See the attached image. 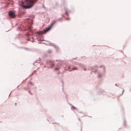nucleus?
<instances>
[{
  "mask_svg": "<svg viewBox=\"0 0 131 131\" xmlns=\"http://www.w3.org/2000/svg\"><path fill=\"white\" fill-rule=\"evenodd\" d=\"M51 52V51H48V52H49V53H50Z\"/></svg>",
  "mask_w": 131,
  "mask_h": 131,
  "instance_id": "obj_7",
  "label": "nucleus"
},
{
  "mask_svg": "<svg viewBox=\"0 0 131 131\" xmlns=\"http://www.w3.org/2000/svg\"><path fill=\"white\" fill-rule=\"evenodd\" d=\"M38 0H26L24 2H21L22 4H25L27 5H23L22 7L23 8L27 9L31 8L34 3L36 2Z\"/></svg>",
  "mask_w": 131,
  "mask_h": 131,
  "instance_id": "obj_1",
  "label": "nucleus"
},
{
  "mask_svg": "<svg viewBox=\"0 0 131 131\" xmlns=\"http://www.w3.org/2000/svg\"><path fill=\"white\" fill-rule=\"evenodd\" d=\"M72 108H73L74 109H76V108L75 107H72Z\"/></svg>",
  "mask_w": 131,
  "mask_h": 131,
  "instance_id": "obj_6",
  "label": "nucleus"
},
{
  "mask_svg": "<svg viewBox=\"0 0 131 131\" xmlns=\"http://www.w3.org/2000/svg\"><path fill=\"white\" fill-rule=\"evenodd\" d=\"M52 65H54V64H52Z\"/></svg>",
  "mask_w": 131,
  "mask_h": 131,
  "instance_id": "obj_9",
  "label": "nucleus"
},
{
  "mask_svg": "<svg viewBox=\"0 0 131 131\" xmlns=\"http://www.w3.org/2000/svg\"><path fill=\"white\" fill-rule=\"evenodd\" d=\"M59 69V68H55V70H58V69Z\"/></svg>",
  "mask_w": 131,
  "mask_h": 131,
  "instance_id": "obj_4",
  "label": "nucleus"
},
{
  "mask_svg": "<svg viewBox=\"0 0 131 131\" xmlns=\"http://www.w3.org/2000/svg\"><path fill=\"white\" fill-rule=\"evenodd\" d=\"M54 23H52L51 25L50 26H49V27L47 28L45 30L43 31H40L37 32V34H44L46 33V32H48V31H49L50 29L52 27L54 24Z\"/></svg>",
  "mask_w": 131,
  "mask_h": 131,
  "instance_id": "obj_2",
  "label": "nucleus"
},
{
  "mask_svg": "<svg viewBox=\"0 0 131 131\" xmlns=\"http://www.w3.org/2000/svg\"><path fill=\"white\" fill-rule=\"evenodd\" d=\"M66 14L67 15H68V13L67 12H66Z\"/></svg>",
  "mask_w": 131,
  "mask_h": 131,
  "instance_id": "obj_5",
  "label": "nucleus"
},
{
  "mask_svg": "<svg viewBox=\"0 0 131 131\" xmlns=\"http://www.w3.org/2000/svg\"><path fill=\"white\" fill-rule=\"evenodd\" d=\"M9 15L12 18H14L16 16L15 13L12 11H9Z\"/></svg>",
  "mask_w": 131,
  "mask_h": 131,
  "instance_id": "obj_3",
  "label": "nucleus"
},
{
  "mask_svg": "<svg viewBox=\"0 0 131 131\" xmlns=\"http://www.w3.org/2000/svg\"><path fill=\"white\" fill-rule=\"evenodd\" d=\"M77 69L76 68H74L73 69V70H74L75 69Z\"/></svg>",
  "mask_w": 131,
  "mask_h": 131,
  "instance_id": "obj_8",
  "label": "nucleus"
}]
</instances>
